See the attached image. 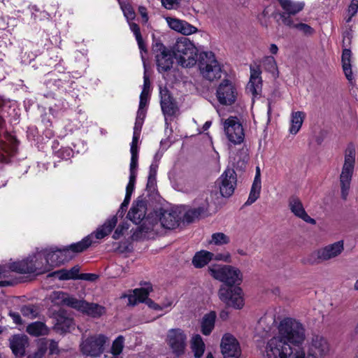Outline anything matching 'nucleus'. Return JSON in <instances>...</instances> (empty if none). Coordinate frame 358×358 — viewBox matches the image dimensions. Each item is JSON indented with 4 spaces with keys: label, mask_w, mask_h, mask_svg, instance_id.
Listing matches in <instances>:
<instances>
[{
    "label": "nucleus",
    "mask_w": 358,
    "mask_h": 358,
    "mask_svg": "<svg viewBox=\"0 0 358 358\" xmlns=\"http://www.w3.org/2000/svg\"><path fill=\"white\" fill-rule=\"evenodd\" d=\"M306 340V329L299 320L285 317L278 327L277 334L269 339L266 346L267 358H322L330 351L326 338L313 335L308 347V355L302 345Z\"/></svg>",
    "instance_id": "obj_1"
},
{
    "label": "nucleus",
    "mask_w": 358,
    "mask_h": 358,
    "mask_svg": "<svg viewBox=\"0 0 358 358\" xmlns=\"http://www.w3.org/2000/svg\"><path fill=\"white\" fill-rule=\"evenodd\" d=\"M210 274L216 280L227 285H222L219 289L220 299L227 306L240 309L243 306L242 290L238 287H233L242 281L241 271L229 265H214L208 268Z\"/></svg>",
    "instance_id": "obj_2"
},
{
    "label": "nucleus",
    "mask_w": 358,
    "mask_h": 358,
    "mask_svg": "<svg viewBox=\"0 0 358 358\" xmlns=\"http://www.w3.org/2000/svg\"><path fill=\"white\" fill-rule=\"evenodd\" d=\"M55 255H56L50 253L47 257L44 258V252L42 250L24 260L10 264L9 268L20 273L41 274L57 266L61 262L60 260L52 259Z\"/></svg>",
    "instance_id": "obj_3"
},
{
    "label": "nucleus",
    "mask_w": 358,
    "mask_h": 358,
    "mask_svg": "<svg viewBox=\"0 0 358 358\" xmlns=\"http://www.w3.org/2000/svg\"><path fill=\"white\" fill-rule=\"evenodd\" d=\"M172 52L178 63L182 67L189 68L196 64L197 49L186 37L178 38L172 48Z\"/></svg>",
    "instance_id": "obj_4"
},
{
    "label": "nucleus",
    "mask_w": 358,
    "mask_h": 358,
    "mask_svg": "<svg viewBox=\"0 0 358 358\" xmlns=\"http://www.w3.org/2000/svg\"><path fill=\"white\" fill-rule=\"evenodd\" d=\"M180 219V213L178 210L160 208L159 210L150 213L147 217L145 222L150 224V227H148V229L153 230L159 223L165 229H173L179 225Z\"/></svg>",
    "instance_id": "obj_5"
},
{
    "label": "nucleus",
    "mask_w": 358,
    "mask_h": 358,
    "mask_svg": "<svg viewBox=\"0 0 358 358\" xmlns=\"http://www.w3.org/2000/svg\"><path fill=\"white\" fill-rule=\"evenodd\" d=\"M355 148L352 145L348 146L345 151L344 163L340 175V185L341 196L346 199L355 166Z\"/></svg>",
    "instance_id": "obj_6"
},
{
    "label": "nucleus",
    "mask_w": 358,
    "mask_h": 358,
    "mask_svg": "<svg viewBox=\"0 0 358 358\" xmlns=\"http://www.w3.org/2000/svg\"><path fill=\"white\" fill-rule=\"evenodd\" d=\"M344 250L343 241H338L313 251L308 259L310 264H318L338 257Z\"/></svg>",
    "instance_id": "obj_7"
},
{
    "label": "nucleus",
    "mask_w": 358,
    "mask_h": 358,
    "mask_svg": "<svg viewBox=\"0 0 358 358\" xmlns=\"http://www.w3.org/2000/svg\"><path fill=\"white\" fill-rule=\"evenodd\" d=\"M199 69L206 79L213 81L222 76V69L212 52H203L200 55Z\"/></svg>",
    "instance_id": "obj_8"
},
{
    "label": "nucleus",
    "mask_w": 358,
    "mask_h": 358,
    "mask_svg": "<svg viewBox=\"0 0 358 358\" xmlns=\"http://www.w3.org/2000/svg\"><path fill=\"white\" fill-rule=\"evenodd\" d=\"M166 342L175 357L182 355L187 347V335L181 329H171L168 331Z\"/></svg>",
    "instance_id": "obj_9"
},
{
    "label": "nucleus",
    "mask_w": 358,
    "mask_h": 358,
    "mask_svg": "<svg viewBox=\"0 0 358 358\" xmlns=\"http://www.w3.org/2000/svg\"><path fill=\"white\" fill-rule=\"evenodd\" d=\"M108 341V338L103 334L93 335L82 342L80 349L84 355L97 357L103 352L104 345Z\"/></svg>",
    "instance_id": "obj_10"
},
{
    "label": "nucleus",
    "mask_w": 358,
    "mask_h": 358,
    "mask_svg": "<svg viewBox=\"0 0 358 358\" xmlns=\"http://www.w3.org/2000/svg\"><path fill=\"white\" fill-rule=\"evenodd\" d=\"M223 129L227 139L233 144L238 145L243 142L244 129L238 117L230 116L224 120Z\"/></svg>",
    "instance_id": "obj_11"
},
{
    "label": "nucleus",
    "mask_w": 358,
    "mask_h": 358,
    "mask_svg": "<svg viewBox=\"0 0 358 358\" xmlns=\"http://www.w3.org/2000/svg\"><path fill=\"white\" fill-rule=\"evenodd\" d=\"M152 288L150 287L135 289L132 294L127 296L129 301L128 304L135 306L138 303L145 302L149 308L156 310H162L172 305V301H169L167 304L159 305L154 302L152 299H148V296Z\"/></svg>",
    "instance_id": "obj_12"
},
{
    "label": "nucleus",
    "mask_w": 358,
    "mask_h": 358,
    "mask_svg": "<svg viewBox=\"0 0 358 358\" xmlns=\"http://www.w3.org/2000/svg\"><path fill=\"white\" fill-rule=\"evenodd\" d=\"M157 70L162 73L169 71L173 64V55L171 52L159 41L152 45Z\"/></svg>",
    "instance_id": "obj_13"
},
{
    "label": "nucleus",
    "mask_w": 358,
    "mask_h": 358,
    "mask_svg": "<svg viewBox=\"0 0 358 358\" xmlns=\"http://www.w3.org/2000/svg\"><path fill=\"white\" fill-rule=\"evenodd\" d=\"M216 96L221 105L231 106L236 101L238 96L237 88L231 81L224 80L217 88Z\"/></svg>",
    "instance_id": "obj_14"
},
{
    "label": "nucleus",
    "mask_w": 358,
    "mask_h": 358,
    "mask_svg": "<svg viewBox=\"0 0 358 358\" xmlns=\"http://www.w3.org/2000/svg\"><path fill=\"white\" fill-rule=\"evenodd\" d=\"M236 181L235 171L232 169H226L217 181L221 195L224 197L231 196L234 192Z\"/></svg>",
    "instance_id": "obj_15"
},
{
    "label": "nucleus",
    "mask_w": 358,
    "mask_h": 358,
    "mask_svg": "<svg viewBox=\"0 0 358 358\" xmlns=\"http://www.w3.org/2000/svg\"><path fill=\"white\" fill-rule=\"evenodd\" d=\"M220 346L224 358H238L241 355V348L238 341L229 334L223 336Z\"/></svg>",
    "instance_id": "obj_16"
},
{
    "label": "nucleus",
    "mask_w": 358,
    "mask_h": 358,
    "mask_svg": "<svg viewBox=\"0 0 358 358\" xmlns=\"http://www.w3.org/2000/svg\"><path fill=\"white\" fill-rule=\"evenodd\" d=\"M194 203L195 207L187 210L184 215V220L188 223L205 215L208 210L209 203L207 196L203 195L201 198L196 199Z\"/></svg>",
    "instance_id": "obj_17"
},
{
    "label": "nucleus",
    "mask_w": 358,
    "mask_h": 358,
    "mask_svg": "<svg viewBox=\"0 0 358 358\" xmlns=\"http://www.w3.org/2000/svg\"><path fill=\"white\" fill-rule=\"evenodd\" d=\"M288 206L290 211L297 217L301 219L304 222L315 224L316 221L313 218L310 217L306 212L303 205L301 199L296 196H292L288 200Z\"/></svg>",
    "instance_id": "obj_18"
},
{
    "label": "nucleus",
    "mask_w": 358,
    "mask_h": 358,
    "mask_svg": "<svg viewBox=\"0 0 358 358\" xmlns=\"http://www.w3.org/2000/svg\"><path fill=\"white\" fill-rule=\"evenodd\" d=\"M250 76L249 83L247 85L246 90L254 96H257L262 92V71L259 66H250Z\"/></svg>",
    "instance_id": "obj_19"
},
{
    "label": "nucleus",
    "mask_w": 358,
    "mask_h": 358,
    "mask_svg": "<svg viewBox=\"0 0 358 358\" xmlns=\"http://www.w3.org/2000/svg\"><path fill=\"white\" fill-rule=\"evenodd\" d=\"M75 303V309L92 317H99L105 313V308L97 303H88L78 299Z\"/></svg>",
    "instance_id": "obj_20"
},
{
    "label": "nucleus",
    "mask_w": 358,
    "mask_h": 358,
    "mask_svg": "<svg viewBox=\"0 0 358 358\" xmlns=\"http://www.w3.org/2000/svg\"><path fill=\"white\" fill-rule=\"evenodd\" d=\"M55 323L54 329L59 334H64L70 331L74 328V322L72 318L66 316L63 311H59L55 315Z\"/></svg>",
    "instance_id": "obj_21"
},
{
    "label": "nucleus",
    "mask_w": 358,
    "mask_h": 358,
    "mask_svg": "<svg viewBox=\"0 0 358 358\" xmlns=\"http://www.w3.org/2000/svg\"><path fill=\"white\" fill-rule=\"evenodd\" d=\"M159 93L161 96L160 103L163 113L169 116L174 115L177 107L169 91L166 88L161 89Z\"/></svg>",
    "instance_id": "obj_22"
},
{
    "label": "nucleus",
    "mask_w": 358,
    "mask_h": 358,
    "mask_svg": "<svg viewBox=\"0 0 358 358\" xmlns=\"http://www.w3.org/2000/svg\"><path fill=\"white\" fill-rule=\"evenodd\" d=\"M49 299L56 306H67L73 308H75V302L78 300L74 297L70 296L67 293L61 291L52 292Z\"/></svg>",
    "instance_id": "obj_23"
},
{
    "label": "nucleus",
    "mask_w": 358,
    "mask_h": 358,
    "mask_svg": "<svg viewBox=\"0 0 358 358\" xmlns=\"http://www.w3.org/2000/svg\"><path fill=\"white\" fill-rule=\"evenodd\" d=\"M10 347L17 357L24 355L25 348L28 345V338L25 335H15L10 338Z\"/></svg>",
    "instance_id": "obj_24"
},
{
    "label": "nucleus",
    "mask_w": 358,
    "mask_h": 358,
    "mask_svg": "<svg viewBox=\"0 0 358 358\" xmlns=\"http://www.w3.org/2000/svg\"><path fill=\"white\" fill-rule=\"evenodd\" d=\"M127 217L135 224H139L142 220L145 219V224H148V222H145V206L143 201H138L136 206H133L127 213Z\"/></svg>",
    "instance_id": "obj_25"
},
{
    "label": "nucleus",
    "mask_w": 358,
    "mask_h": 358,
    "mask_svg": "<svg viewBox=\"0 0 358 358\" xmlns=\"http://www.w3.org/2000/svg\"><path fill=\"white\" fill-rule=\"evenodd\" d=\"M262 188L261 182V171L259 166L256 167V173L254 178L253 183L250 189V192L247 201L245 205L249 206L255 203L260 195V191Z\"/></svg>",
    "instance_id": "obj_26"
},
{
    "label": "nucleus",
    "mask_w": 358,
    "mask_h": 358,
    "mask_svg": "<svg viewBox=\"0 0 358 358\" xmlns=\"http://www.w3.org/2000/svg\"><path fill=\"white\" fill-rule=\"evenodd\" d=\"M280 16L283 24L290 28H296L306 35H311L314 32L313 29L307 24L295 23L292 17L285 14H280Z\"/></svg>",
    "instance_id": "obj_27"
},
{
    "label": "nucleus",
    "mask_w": 358,
    "mask_h": 358,
    "mask_svg": "<svg viewBox=\"0 0 358 358\" xmlns=\"http://www.w3.org/2000/svg\"><path fill=\"white\" fill-rule=\"evenodd\" d=\"M279 3L285 10L281 14H285L292 17V15H294L303 10L304 7V3L303 2H295L292 0H278Z\"/></svg>",
    "instance_id": "obj_28"
},
{
    "label": "nucleus",
    "mask_w": 358,
    "mask_h": 358,
    "mask_svg": "<svg viewBox=\"0 0 358 358\" xmlns=\"http://www.w3.org/2000/svg\"><path fill=\"white\" fill-rule=\"evenodd\" d=\"M117 222V218L116 216L112 217L110 219L107 220L104 224L99 227L96 231L94 233V236L97 239H101L105 236H108L112 230L115 227ZM93 236V234L90 236V237Z\"/></svg>",
    "instance_id": "obj_29"
},
{
    "label": "nucleus",
    "mask_w": 358,
    "mask_h": 358,
    "mask_svg": "<svg viewBox=\"0 0 358 358\" xmlns=\"http://www.w3.org/2000/svg\"><path fill=\"white\" fill-rule=\"evenodd\" d=\"M117 222V218L116 216L112 217L110 219L107 220L104 224L99 227L96 231L94 233V236L97 239H101L105 236H108L112 230L115 227ZM93 236V234L90 236V237Z\"/></svg>",
    "instance_id": "obj_30"
},
{
    "label": "nucleus",
    "mask_w": 358,
    "mask_h": 358,
    "mask_svg": "<svg viewBox=\"0 0 358 358\" xmlns=\"http://www.w3.org/2000/svg\"><path fill=\"white\" fill-rule=\"evenodd\" d=\"M43 250L44 252V258L48 257V255L51 254H55L54 257H52V259L55 260H60L61 262L58 264L57 266L61 265L62 264H64V262L68 261L72 258V256L69 255V250L68 249H58L57 248L51 247L50 248H45Z\"/></svg>",
    "instance_id": "obj_31"
},
{
    "label": "nucleus",
    "mask_w": 358,
    "mask_h": 358,
    "mask_svg": "<svg viewBox=\"0 0 358 358\" xmlns=\"http://www.w3.org/2000/svg\"><path fill=\"white\" fill-rule=\"evenodd\" d=\"M213 253L206 250H201L195 254L192 259V264L196 268H202L213 259Z\"/></svg>",
    "instance_id": "obj_32"
},
{
    "label": "nucleus",
    "mask_w": 358,
    "mask_h": 358,
    "mask_svg": "<svg viewBox=\"0 0 358 358\" xmlns=\"http://www.w3.org/2000/svg\"><path fill=\"white\" fill-rule=\"evenodd\" d=\"M351 51L350 49L345 48L343 51L341 61L344 73L346 78L351 81L353 79L352 71L351 68Z\"/></svg>",
    "instance_id": "obj_33"
},
{
    "label": "nucleus",
    "mask_w": 358,
    "mask_h": 358,
    "mask_svg": "<svg viewBox=\"0 0 358 358\" xmlns=\"http://www.w3.org/2000/svg\"><path fill=\"white\" fill-rule=\"evenodd\" d=\"M216 313L211 311L206 314L201 320V332L204 335H209L215 327Z\"/></svg>",
    "instance_id": "obj_34"
},
{
    "label": "nucleus",
    "mask_w": 358,
    "mask_h": 358,
    "mask_svg": "<svg viewBox=\"0 0 358 358\" xmlns=\"http://www.w3.org/2000/svg\"><path fill=\"white\" fill-rule=\"evenodd\" d=\"M304 117L305 113L302 111L293 112L292 113L291 127L289 128V132L291 134H296L299 131Z\"/></svg>",
    "instance_id": "obj_35"
},
{
    "label": "nucleus",
    "mask_w": 358,
    "mask_h": 358,
    "mask_svg": "<svg viewBox=\"0 0 358 358\" xmlns=\"http://www.w3.org/2000/svg\"><path fill=\"white\" fill-rule=\"evenodd\" d=\"M27 332L34 336H39L48 334V329L44 323L35 322L27 327Z\"/></svg>",
    "instance_id": "obj_36"
},
{
    "label": "nucleus",
    "mask_w": 358,
    "mask_h": 358,
    "mask_svg": "<svg viewBox=\"0 0 358 358\" xmlns=\"http://www.w3.org/2000/svg\"><path fill=\"white\" fill-rule=\"evenodd\" d=\"M117 1L127 22L134 20L136 18V13L130 0H117Z\"/></svg>",
    "instance_id": "obj_37"
},
{
    "label": "nucleus",
    "mask_w": 358,
    "mask_h": 358,
    "mask_svg": "<svg viewBox=\"0 0 358 358\" xmlns=\"http://www.w3.org/2000/svg\"><path fill=\"white\" fill-rule=\"evenodd\" d=\"M191 348L195 357L199 358L203 355L205 350V345L200 335H196L192 338Z\"/></svg>",
    "instance_id": "obj_38"
},
{
    "label": "nucleus",
    "mask_w": 358,
    "mask_h": 358,
    "mask_svg": "<svg viewBox=\"0 0 358 358\" xmlns=\"http://www.w3.org/2000/svg\"><path fill=\"white\" fill-rule=\"evenodd\" d=\"M92 245V241L90 236H87L83 238L82 241L73 243L71 245L64 248V249L69 250V253L70 252H73L74 253L81 252L85 250L87 248H89Z\"/></svg>",
    "instance_id": "obj_39"
},
{
    "label": "nucleus",
    "mask_w": 358,
    "mask_h": 358,
    "mask_svg": "<svg viewBox=\"0 0 358 358\" xmlns=\"http://www.w3.org/2000/svg\"><path fill=\"white\" fill-rule=\"evenodd\" d=\"M48 350V341L41 340L38 342L37 348L33 352L28 355V358H43Z\"/></svg>",
    "instance_id": "obj_40"
},
{
    "label": "nucleus",
    "mask_w": 358,
    "mask_h": 358,
    "mask_svg": "<svg viewBox=\"0 0 358 358\" xmlns=\"http://www.w3.org/2000/svg\"><path fill=\"white\" fill-rule=\"evenodd\" d=\"M124 346V338L122 336H117L113 342L110 348V353L114 356L120 355Z\"/></svg>",
    "instance_id": "obj_41"
},
{
    "label": "nucleus",
    "mask_w": 358,
    "mask_h": 358,
    "mask_svg": "<svg viewBox=\"0 0 358 358\" xmlns=\"http://www.w3.org/2000/svg\"><path fill=\"white\" fill-rule=\"evenodd\" d=\"M230 238L228 236L222 232H217L212 234L209 244L223 245L228 244Z\"/></svg>",
    "instance_id": "obj_42"
},
{
    "label": "nucleus",
    "mask_w": 358,
    "mask_h": 358,
    "mask_svg": "<svg viewBox=\"0 0 358 358\" xmlns=\"http://www.w3.org/2000/svg\"><path fill=\"white\" fill-rule=\"evenodd\" d=\"M264 68L266 71L270 72L273 76L278 75V68L275 60L273 57H266L263 61Z\"/></svg>",
    "instance_id": "obj_43"
},
{
    "label": "nucleus",
    "mask_w": 358,
    "mask_h": 358,
    "mask_svg": "<svg viewBox=\"0 0 358 358\" xmlns=\"http://www.w3.org/2000/svg\"><path fill=\"white\" fill-rule=\"evenodd\" d=\"M20 310L24 317L29 319L36 318L38 315V308L33 305L23 306Z\"/></svg>",
    "instance_id": "obj_44"
},
{
    "label": "nucleus",
    "mask_w": 358,
    "mask_h": 358,
    "mask_svg": "<svg viewBox=\"0 0 358 358\" xmlns=\"http://www.w3.org/2000/svg\"><path fill=\"white\" fill-rule=\"evenodd\" d=\"M197 31V29L186 21L182 20L178 32L184 35H189Z\"/></svg>",
    "instance_id": "obj_45"
},
{
    "label": "nucleus",
    "mask_w": 358,
    "mask_h": 358,
    "mask_svg": "<svg viewBox=\"0 0 358 358\" xmlns=\"http://www.w3.org/2000/svg\"><path fill=\"white\" fill-rule=\"evenodd\" d=\"M166 21L169 27L171 29H173L178 32V31L180 30V26L181 24L182 20L176 18L167 17Z\"/></svg>",
    "instance_id": "obj_46"
},
{
    "label": "nucleus",
    "mask_w": 358,
    "mask_h": 358,
    "mask_svg": "<svg viewBox=\"0 0 358 358\" xmlns=\"http://www.w3.org/2000/svg\"><path fill=\"white\" fill-rule=\"evenodd\" d=\"M180 0H161L162 6L169 10L177 8Z\"/></svg>",
    "instance_id": "obj_47"
},
{
    "label": "nucleus",
    "mask_w": 358,
    "mask_h": 358,
    "mask_svg": "<svg viewBox=\"0 0 358 358\" xmlns=\"http://www.w3.org/2000/svg\"><path fill=\"white\" fill-rule=\"evenodd\" d=\"M213 259H214L215 260H217V261H223V262H227V263H231V255L229 252H225V253H223V254L220 253V254L214 255V257H213Z\"/></svg>",
    "instance_id": "obj_48"
},
{
    "label": "nucleus",
    "mask_w": 358,
    "mask_h": 358,
    "mask_svg": "<svg viewBox=\"0 0 358 358\" xmlns=\"http://www.w3.org/2000/svg\"><path fill=\"white\" fill-rule=\"evenodd\" d=\"M69 270H59L52 273L51 275L57 276L59 280H69L71 278H67L70 275L69 274Z\"/></svg>",
    "instance_id": "obj_49"
},
{
    "label": "nucleus",
    "mask_w": 358,
    "mask_h": 358,
    "mask_svg": "<svg viewBox=\"0 0 358 358\" xmlns=\"http://www.w3.org/2000/svg\"><path fill=\"white\" fill-rule=\"evenodd\" d=\"M48 341V350L50 355L57 354L59 352L58 344L56 341L51 340Z\"/></svg>",
    "instance_id": "obj_50"
},
{
    "label": "nucleus",
    "mask_w": 358,
    "mask_h": 358,
    "mask_svg": "<svg viewBox=\"0 0 358 358\" xmlns=\"http://www.w3.org/2000/svg\"><path fill=\"white\" fill-rule=\"evenodd\" d=\"M128 24L129 25L131 31L134 34L136 38H140L141 36H142L141 34L140 27L136 23L129 21V22H128Z\"/></svg>",
    "instance_id": "obj_51"
},
{
    "label": "nucleus",
    "mask_w": 358,
    "mask_h": 358,
    "mask_svg": "<svg viewBox=\"0 0 358 358\" xmlns=\"http://www.w3.org/2000/svg\"><path fill=\"white\" fill-rule=\"evenodd\" d=\"M128 229L127 224H120L117 229H115L113 238L114 239H118L120 238V236L123 234L124 230H126Z\"/></svg>",
    "instance_id": "obj_52"
},
{
    "label": "nucleus",
    "mask_w": 358,
    "mask_h": 358,
    "mask_svg": "<svg viewBox=\"0 0 358 358\" xmlns=\"http://www.w3.org/2000/svg\"><path fill=\"white\" fill-rule=\"evenodd\" d=\"M130 171L136 172L138 166V153H131Z\"/></svg>",
    "instance_id": "obj_53"
},
{
    "label": "nucleus",
    "mask_w": 358,
    "mask_h": 358,
    "mask_svg": "<svg viewBox=\"0 0 358 358\" xmlns=\"http://www.w3.org/2000/svg\"><path fill=\"white\" fill-rule=\"evenodd\" d=\"M139 134H134L132 142L131 143L130 152L131 153H138L137 143L139 138Z\"/></svg>",
    "instance_id": "obj_54"
},
{
    "label": "nucleus",
    "mask_w": 358,
    "mask_h": 358,
    "mask_svg": "<svg viewBox=\"0 0 358 358\" xmlns=\"http://www.w3.org/2000/svg\"><path fill=\"white\" fill-rule=\"evenodd\" d=\"M358 10V0H352L348 8V13L351 16H355Z\"/></svg>",
    "instance_id": "obj_55"
},
{
    "label": "nucleus",
    "mask_w": 358,
    "mask_h": 358,
    "mask_svg": "<svg viewBox=\"0 0 358 358\" xmlns=\"http://www.w3.org/2000/svg\"><path fill=\"white\" fill-rule=\"evenodd\" d=\"M138 13H140V15L142 17L143 22L147 23L149 20L148 14L147 12V8L143 6H140L138 7Z\"/></svg>",
    "instance_id": "obj_56"
},
{
    "label": "nucleus",
    "mask_w": 358,
    "mask_h": 358,
    "mask_svg": "<svg viewBox=\"0 0 358 358\" xmlns=\"http://www.w3.org/2000/svg\"><path fill=\"white\" fill-rule=\"evenodd\" d=\"M148 101V94L141 92L140 95L139 106L140 108H146Z\"/></svg>",
    "instance_id": "obj_57"
},
{
    "label": "nucleus",
    "mask_w": 358,
    "mask_h": 358,
    "mask_svg": "<svg viewBox=\"0 0 358 358\" xmlns=\"http://www.w3.org/2000/svg\"><path fill=\"white\" fill-rule=\"evenodd\" d=\"M80 268L78 266H73L70 270H69V274L70 275L67 278H71V279H79V276L80 274H79Z\"/></svg>",
    "instance_id": "obj_58"
},
{
    "label": "nucleus",
    "mask_w": 358,
    "mask_h": 358,
    "mask_svg": "<svg viewBox=\"0 0 358 358\" xmlns=\"http://www.w3.org/2000/svg\"><path fill=\"white\" fill-rule=\"evenodd\" d=\"M131 196V195H129V194H126L125 198L120 206L119 212L121 211V213H123L126 210V209L130 202Z\"/></svg>",
    "instance_id": "obj_59"
},
{
    "label": "nucleus",
    "mask_w": 358,
    "mask_h": 358,
    "mask_svg": "<svg viewBox=\"0 0 358 358\" xmlns=\"http://www.w3.org/2000/svg\"><path fill=\"white\" fill-rule=\"evenodd\" d=\"M158 166L157 164H152L150 166V171L148 176V181L150 182L152 180L155 178L157 174Z\"/></svg>",
    "instance_id": "obj_60"
},
{
    "label": "nucleus",
    "mask_w": 358,
    "mask_h": 358,
    "mask_svg": "<svg viewBox=\"0 0 358 358\" xmlns=\"http://www.w3.org/2000/svg\"><path fill=\"white\" fill-rule=\"evenodd\" d=\"M97 278V275L93 273H81L79 276V279L94 281Z\"/></svg>",
    "instance_id": "obj_61"
},
{
    "label": "nucleus",
    "mask_w": 358,
    "mask_h": 358,
    "mask_svg": "<svg viewBox=\"0 0 358 358\" xmlns=\"http://www.w3.org/2000/svg\"><path fill=\"white\" fill-rule=\"evenodd\" d=\"M150 86V82L149 77L145 73L143 76V87L142 92H145L146 94H149V89Z\"/></svg>",
    "instance_id": "obj_62"
},
{
    "label": "nucleus",
    "mask_w": 358,
    "mask_h": 358,
    "mask_svg": "<svg viewBox=\"0 0 358 358\" xmlns=\"http://www.w3.org/2000/svg\"><path fill=\"white\" fill-rule=\"evenodd\" d=\"M9 315L15 324H21L22 323L20 315L18 313L10 311Z\"/></svg>",
    "instance_id": "obj_63"
},
{
    "label": "nucleus",
    "mask_w": 358,
    "mask_h": 358,
    "mask_svg": "<svg viewBox=\"0 0 358 358\" xmlns=\"http://www.w3.org/2000/svg\"><path fill=\"white\" fill-rule=\"evenodd\" d=\"M145 115H146V108L138 107L136 119L144 121Z\"/></svg>",
    "instance_id": "obj_64"
}]
</instances>
